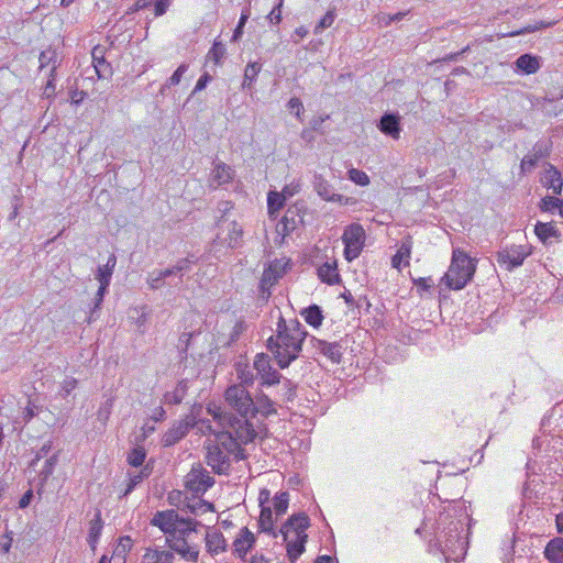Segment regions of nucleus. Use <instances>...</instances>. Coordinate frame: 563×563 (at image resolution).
I'll return each mask as SVG.
<instances>
[{"label": "nucleus", "mask_w": 563, "mask_h": 563, "mask_svg": "<svg viewBox=\"0 0 563 563\" xmlns=\"http://www.w3.org/2000/svg\"><path fill=\"white\" fill-rule=\"evenodd\" d=\"M108 287H109L108 284H99V288H98V291H97L96 297H95V307H93V310L91 311V313H90V316L88 318V323H90L93 320L95 311L100 308V306H101V303L103 301L104 295H106V292L108 290Z\"/></svg>", "instance_id": "nucleus-52"}, {"label": "nucleus", "mask_w": 563, "mask_h": 563, "mask_svg": "<svg viewBox=\"0 0 563 563\" xmlns=\"http://www.w3.org/2000/svg\"><path fill=\"white\" fill-rule=\"evenodd\" d=\"M207 551L211 555H217L227 551V540L220 530H208L205 536Z\"/></svg>", "instance_id": "nucleus-19"}, {"label": "nucleus", "mask_w": 563, "mask_h": 563, "mask_svg": "<svg viewBox=\"0 0 563 563\" xmlns=\"http://www.w3.org/2000/svg\"><path fill=\"white\" fill-rule=\"evenodd\" d=\"M400 117L398 114L389 113V136L394 140L399 139L400 134Z\"/></svg>", "instance_id": "nucleus-55"}, {"label": "nucleus", "mask_w": 563, "mask_h": 563, "mask_svg": "<svg viewBox=\"0 0 563 563\" xmlns=\"http://www.w3.org/2000/svg\"><path fill=\"white\" fill-rule=\"evenodd\" d=\"M329 119H330L329 114L313 117L311 119V121H310L311 130L320 131L321 130V125L323 124V122L329 120Z\"/></svg>", "instance_id": "nucleus-61"}, {"label": "nucleus", "mask_w": 563, "mask_h": 563, "mask_svg": "<svg viewBox=\"0 0 563 563\" xmlns=\"http://www.w3.org/2000/svg\"><path fill=\"white\" fill-rule=\"evenodd\" d=\"M38 63H40V69H44L46 67H51L49 73L51 77H53V74H56L57 68V52L56 49H53L52 47H48L41 52L38 56Z\"/></svg>", "instance_id": "nucleus-36"}, {"label": "nucleus", "mask_w": 563, "mask_h": 563, "mask_svg": "<svg viewBox=\"0 0 563 563\" xmlns=\"http://www.w3.org/2000/svg\"><path fill=\"white\" fill-rule=\"evenodd\" d=\"M77 386V380L75 378L68 377L63 382L62 390L64 391V396H68Z\"/></svg>", "instance_id": "nucleus-60"}, {"label": "nucleus", "mask_w": 563, "mask_h": 563, "mask_svg": "<svg viewBox=\"0 0 563 563\" xmlns=\"http://www.w3.org/2000/svg\"><path fill=\"white\" fill-rule=\"evenodd\" d=\"M92 64L99 78H107L112 75V67L104 58V47L95 46L91 52Z\"/></svg>", "instance_id": "nucleus-21"}, {"label": "nucleus", "mask_w": 563, "mask_h": 563, "mask_svg": "<svg viewBox=\"0 0 563 563\" xmlns=\"http://www.w3.org/2000/svg\"><path fill=\"white\" fill-rule=\"evenodd\" d=\"M225 55H227L225 45L222 42L214 40L211 48L209 49V52L207 54V58L212 60L216 65H220L222 59L225 57Z\"/></svg>", "instance_id": "nucleus-39"}, {"label": "nucleus", "mask_w": 563, "mask_h": 563, "mask_svg": "<svg viewBox=\"0 0 563 563\" xmlns=\"http://www.w3.org/2000/svg\"><path fill=\"white\" fill-rule=\"evenodd\" d=\"M313 188L318 196L330 202H342L345 199L342 195L334 192L332 185L321 175H314Z\"/></svg>", "instance_id": "nucleus-16"}, {"label": "nucleus", "mask_w": 563, "mask_h": 563, "mask_svg": "<svg viewBox=\"0 0 563 563\" xmlns=\"http://www.w3.org/2000/svg\"><path fill=\"white\" fill-rule=\"evenodd\" d=\"M220 232L214 240L216 244L225 245L230 249L239 247L242 243L243 229L236 221L219 222Z\"/></svg>", "instance_id": "nucleus-11"}, {"label": "nucleus", "mask_w": 563, "mask_h": 563, "mask_svg": "<svg viewBox=\"0 0 563 563\" xmlns=\"http://www.w3.org/2000/svg\"><path fill=\"white\" fill-rule=\"evenodd\" d=\"M307 335L305 327L297 319L286 321L279 317L276 333L267 339L266 346L282 369L298 358Z\"/></svg>", "instance_id": "nucleus-2"}, {"label": "nucleus", "mask_w": 563, "mask_h": 563, "mask_svg": "<svg viewBox=\"0 0 563 563\" xmlns=\"http://www.w3.org/2000/svg\"><path fill=\"white\" fill-rule=\"evenodd\" d=\"M287 107L288 109L290 110V112H292L296 118L300 121H302V114H303V104L301 102V100L297 97H292L290 98V100L288 101L287 103Z\"/></svg>", "instance_id": "nucleus-54"}, {"label": "nucleus", "mask_w": 563, "mask_h": 563, "mask_svg": "<svg viewBox=\"0 0 563 563\" xmlns=\"http://www.w3.org/2000/svg\"><path fill=\"white\" fill-rule=\"evenodd\" d=\"M117 265V257L114 254H111L107 263L103 266H99L96 278L98 279L99 284H108L110 285L112 274L114 272Z\"/></svg>", "instance_id": "nucleus-34"}, {"label": "nucleus", "mask_w": 563, "mask_h": 563, "mask_svg": "<svg viewBox=\"0 0 563 563\" xmlns=\"http://www.w3.org/2000/svg\"><path fill=\"white\" fill-rule=\"evenodd\" d=\"M476 271L475 262L462 250H454L451 265L442 280L450 289L461 290L473 278Z\"/></svg>", "instance_id": "nucleus-5"}, {"label": "nucleus", "mask_w": 563, "mask_h": 563, "mask_svg": "<svg viewBox=\"0 0 563 563\" xmlns=\"http://www.w3.org/2000/svg\"><path fill=\"white\" fill-rule=\"evenodd\" d=\"M146 457V452L143 446H136L132 449V451L128 455V463L131 466L139 467L142 466Z\"/></svg>", "instance_id": "nucleus-47"}, {"label": "nucleus", "mask_w": 563, "mask_h": 563, "mask_svg": "<svg viewBox=\"0 0 563 563\" xmlns=\"http://www.w3.org/2000/svg\"><path fill=\"white\" fill-rule=\"evenodd\" d=\"M189 431V423L180 421L178 424L174 426L169 430H167L163 435V444L165 446H170L176 444L178 441H180L183 438L186 437V434Z\"/></svg>", "instance_id": "nucleus-24"}, {"label": "nucleus", "mask_w": 563, "mask_h": 563, "mask_svg": "<svg viewBox=\"0 0 563 563\" xmlns=\"http://www.w3.org/2000/svg\"><path fill=\"white\" fill-rule=\"evenodd\" d=\"M213 485V477L201 465L192 467L187 475L186 487L196 495L205 494Z\"/></svg>", "instance_id": "nucleus-12"}, {"label": "nucleus", "mask_w": 563, "mask_h": 563, "mask_svg": "<svg viewBox=\"0 0 563 563\" xmlns=\"http://www.w3.org/2000/svg\"><path fill=\"white\" fill-rule=\"evenodd\" d=\"M286 199L278 191H269L267 195V208L269 216L278 212L285 206Z\"/></svg>", "instance_id": "nucleus-40"}, {"label": "nucleus", "mask_w": 563, "mask_h": 563, "mask_svg": "<svg viewBox=\"0 0 563 563\" xmlns=\"http://www.w3.org/2000/svg\"><path fill=\"white\" fill-rule=\"evenodd\" d=\"M547 186L554 195H561L563 188V177L561 172L554 166H550L547 170Z\"/></svg>", "instance_id": "nucleus-35"}, {"label": "nucleus", "mask_w": 563, "mask_h": 563, "mask_svg": "<svg viewBox=\"0 0 563 563\" xmlns=\"http://www.w3.org/2000/svg\"><path fill=\"white\" fill-rule=\"evenodd\" d=\"M55 76H56V74H53V77L49 76V78L44 87L43 95L47 98H51L55 93V84H54Z\"/></svg>", "instance_id": "nucleus-62"}, {"label": "nucleus", "mask_w": 563, "mask_h": 563, "mask_svg": "<svg viewBox=\"0 0 563 563\" xmlns=\"http://www.w3.org/2000/svg\"><path fill=\"white\" fill-rule=\"evenodd\" d=\"M147 285L150 289L157 290L166 285H170V283H167L166 279L161 274V272L158 269H155L148 274Z\"/></svg>", "instance_id": "nucleus-48"}, {"label": "nucleus", "mask_w": 563, "mask_h": 563, "mask_svg": "<svg viewBox=\"0 0 563 563\" xmlns=\"http://www.w3.org/2000/svg\"><path fill=\"white\" fill-rule=\"evenodd\" d=\"M234 170L225 163L218 162L211 172V181L217 186L230 183L233 179Z\"/></svg>", "instance_id": "nucleus-23"}, {"label": "nucleus", "mask_w": 563, "mask_h": 563, "mask_svg": "<svg viewBox=\"0 0 563 563\" xmlns=\"http://www.w3.org/2000/svg\"><path fill=\"white\" fill-rule=\"evenodd\" d=\"M255 542L254 533L247 527H243L232 543V552L236 558L244 560L247 552L255 545Z\"/></svg>", "instance_id": "nucleus-13"}, {"label": "nucleus", "mask_w": 563, "mask_h": 563, "mask_svg": "<svg viewBox=\"0 0 563 563\" xmlns=\"http://www.w3.org/2000/svg\"><path fill=\"white\" fill-rule=\"evenodd\" d=\"M174 554L169 551H162L158 549H146L142 563H173Z\"/></svg>", "instance_id": "nucleus-31"}, {"label": "nucleus", "mask_w": 563, "mask_h": 563, "mask_svg": "<svg viewBox=\"0 0 563 563\" xmlns=\"http://www.w3.org/2000/svg\"><path fill=\"white\" fill-rule=\"evenodd\" d=\"M301 189V184L299 181H291L290 184L284 186L282 191H278L284 196V198L287 200L288 198H291L296 194H298Z\"/></svg>", "instance_id": "nucleus-57"}, {"label": "nucleus", "mask_w": 563, "mask_h": 563, "mask_svg": "<svg viewBox=\"0 0 563 563\" xmlns=\"http://www.w3.org/2000/svg\"><path fill=\"white\" fill-rule=\"evenodd\" d=\"M172 0H155L154 3V13L156 16L163 15L168 7L170 5Z\"/></svg>", "instance_id": "nucleus-58"}, {"label": "nucleus", "mask_w": 563, "mask_h": 563, "mask_svg": "<svg viewBox=\"0 0 563 563\" xmlns=\"http://www.w3.org/2000/svg\"><path fill=\"white\" fill-rule=\"evenodd\" d=\"M411 254V241L409 239L402 241L401 245L397 250V253L391 257V266L401 269L402 266H408Z\"/></svg>", "instance_id": "nucleus-26"}, {"label": "nucleus", "mask_w": 563, "mask_h": 563, "mask_svg": "<svg viewBox=\"0 0 563 563\" xmlns=\"http://www.w3.org/2000/svg\"><path fill=\"white\" fill-rule=\"evenodd\" d=\"M236 377L239 379L238 385H243L245 388L254 384L256 375L246 364L238 363L235 366Z\"/></svg>", "instance_id": "nucleus-38"}, {"label": "nucleus", "mask_w": 563, "mask_h": 563, "mask_svg": "<svg viewBox=\"0 0 563 563\" xmlns=\"http://www.w3.org/2000/svg\"><path fill=\"white\" fill-rule=\"evenodd\" d=\"M258 527L262 532H265L273 538L278 537V530L274 528L273 511L269 506H263V508H261Z\"/></svg>", "instance_id": "nucleus-29"}, {"label": "nucleus", "mask_w": 563, "mask_h": 563, "mask_svg": "<svg viewBox=\"0 0 563 563\" xmlns=\"http://www.w3.org/2000/svg\"><path fill=\"white\" fill-rule=\"evenodd\" d=\"M310 343L317 353L324 355L332 363L341 362L342 345L339 342H328L312 336Z\"/></svg>", "instance_id": "nucleus-14"}, {"label": "nucleus", "mask_w": 563, "mask_h": 563, "mask_svg": "<svg viewBox=\"0 0 563 563\" xmlns=\"http://www.w3.org/2000/svg\"><path fill=\"white\" fill-rule=\"evenodd\" d=\"M207 464L217 474H228L231 468L230 452L222 446L219 439L207 444Z\"/></svg>", "instance_id": "nucleus-8"}, {"label": "nucleus", "mask_w": 563, "mask_h": 563, "mask_svg": "<svg viewBox=\"0 0 563 563\" xmlns=\"http://www.w3.org/2000/svg\"><path fill=\"white\" fill-rule=\"evenodd\" d=\"M221 426H228V430L219 434V441L223 448L233 455L236 461L245 460V450L241 444L253 442L257 435L251 421L236 419L233 415H217Z\"/></svg>", "instance_id": "nucleus-3"}, {"label": "nucleus", "mask_w": 563, "mask_h": 563, "mask_svg": "<svg viewBox=\"0 0 563 563\" xmlns=\"http://www.w3.org/2000/svg\"><path fill=\"white\" fill-rule=\"evenodd\" d=\"M253 367L256 371V377L260 379L261 387H271L280 384L283 375L272 366L271 358L267 354H257Z\"/></svg>", "instance_id": "nucleus-9"}, {"label": "nucleus", "mask_w": 563, "mask_h": 563, "mask_svg": "<svg viewBox=\"0 0 563 563\" xmlns=\"http://www.w3.org/2000/svg\"><path fill=\"white\" fill-rule=\"evenodd\" d=\"M32 499H33V492H32V489H29L20 498L19 507L21 509L26 508L31 504Z\"/></svg>", "instance_id": "nucleus-64"}, {"label": "nucleus", "mask_w": 563, "mask_h": 563, "mask_svg": "<svg viewBox=\"0 0 563 563\" xmlns=\"http://www.w3.org/2000/svg\"><path fill=\"white\" fill-rule=\"evenodd\" d=\"M302 222L301 217L296 208H288L277 224V232L283 236L289 235L299 223Z\"/></svg>", "instance_id": "nucleus-18"}, {"label": "nucleus", "mask_w": 563, "mask_h": 563, "mask_svg": "<svg viewBox=\"0 0 563 563\" xmlns=\"http://www.w3.org/2000/svg\"><path fill=\"white\" fill-rule=\"evenodd\" d=\"M102 528L103 521L101 519V512L100 510H97L95 517L89 522V532L87 538V541L92 549H95L98 543Z\"/></svg>", "instance_id": "nucleus-32"}, {"label": "nucleus", "mask_w": 563, "mask_h": 563, "mask_svg": "<svg viewBox=\"0 0 563 563\" xmlns=\"http://www.w3.org/2000/svg\"><path fill=\"white\" fill-rule=\"evenodd\" d=\"M187 391L188 382L187 379H181L172 391H166L164 394L163 401L167 405H179L187 395Z\"/></svg>", "instance_id": "nucleus-28"}, {"label": "nucleus", "mask_w": 563, "mask_h": 563, "mask_svg": "<svg viewBox=\"0 0 563 563\" xmlns=\"http://www.w3.org/2000/svg\"><path fill=\"white\" fill-rule=\"evenodd\" d=\"M289 504V494L287 492H279L274 497V510L276 516L286 514Z\"/></svg>", "instance_id": "nucleus-44"}, {"label": "nucleus", "mask_w": 563, "mask_h": 563, "mask_svg": "<svg viewBox=\"0 0 563 563\" xmlns=\"http://www.w3.org/2000/svg\"><path fill=\"white\" fill-rule=\"evenodd\" d=\"M224 399L227 405L241 416L239 419L250 421V418H254V399L243 385L228 387L224 393Z\"/></svg>", "instance_id": "nucleus-6"}, {"label": "nucleus", "mask_w": 563, "mask_h": 563, "mask_svg": "<svg viewBox=\"0 0 563 563\" xmlns=\"http://www.w3.org/2000/svg\"><path fill=\"white\" fill-rule=\"evenodd\" d=\"M198 262V258L195 255H189L187 257L178 260L174 267L179 274V283H183V273L190 271V265Z\"/></svg>", "instance_id": "nucleus-49"}, {"label": "nucleus", "mask_w": 563, "mask_h": 563, "mask_svg": "<svg viewBox=\"0 0 563 563\" xmlns=\"http://www.w3.org/2000/svg\"><path fill=\"white\" fill-rule=\"evenodd\" d=\"M555 24V21H552V22H538V23H534V24H529L527 26H525L523 29L519 30V31H514L511 33H509L510 36H517V35H521V34H526V33H532V32H536L538 30H541V29H545V27H550L552 25Z\"/></svg>", "instance_id": "nucleus-51"}, {"label": "nucleus", "mask_w": 563, "mask_h": 563, "mask_svg": "<svg viewBox=\"0 0 563 563\" xmlns=\"http://www.w3.org/2000/svg\"><path fill=\"white\" fill-rule=\"evenodd\" d=\"M151 473H152V466H150V464H146L139 472H129L128 473L129 482H128L126 488L124 489V492L121 495V498L130 495L139 484H141L145 478H147L151 475Z\"/></svg>", "instance_id": "nucleus-27"}, {"label": "nucleus", "mask_w": 563, "mask_h": 563, "mask_svg": "<svg viewBox=\"0 0 563 563\" xmlns=\"http://www.w3.org/2000/svg\"><path fill=\"white\" fill-rule=\"evenodd\" d=\"M349 178L353 183L361 185V186H366L369 183V178L366 175V173L363 170L356 169V168H351L349 170Z\"/></svg>", "instance_id": "nucleus-53"}, {"label": "nucleus", "mask_w": 563, "mask_h": 563, "mask_svg": "<svg viewBox=\"0 0 563 563\" xmlns=\"http://www.w3.org/2000/svg\"><path fill=\"white\" fill-rule=\"evenodd\" d=\"M151 523L165 533L166 543L170 550L188 562L196 563L198 561L200 547L197 534L199 528H203L202 523L180 518L174 509L157 511Z\"/></svg>", "instance_id": "nucleus-1"}, {"label": "nucleus", "mask_w": 563, "mask_h": 563, "mask_svg": "<svg viewBox=\"0 0 563 563\" xmlns=\"http://www.w3.org/2000/svg\"><path fill=\"white\" fill-rule=\"evenodd\" d=\"M208 411L213 416V421L208 419H201L198 421L197 427L202 433H212L216 435V440H218V435L224 431H227L229 428L228 426H221L219 423V419L217 418V415H230L229 412H224L221 409H210L208 408Z\"/></svg>", "instance_id": "nucleus-17"}, {"label": "nucleus", "mask_w": 563, "mask_h": 563, "mask_svg": "<svg viewBox=\"0 0 563 563\" xmlns=\"http://www.w3.org/2000/svg\"><path fill=\"white\" fill-rule=\"evenodd\" d=\"M49 449H51V445H49V444H44V445H43V446H42V448L36 452V455H35V457L31 461L30 466H31V467H34V466L37 464V462H38L43 456H45V455L48 453Z\"/></svg>", "instance_id": "nucleus-63"}, {"label": "nucleus", "mask_w": 563, "mask_h": 563, "mask_svg": "<svg viewBox=\"0 0 563 563\" xmlns=\"http://www.w3.org/2000/svg\"><path fill=\"white\" fill-rule=\"evenodd\" d=\"M285 274V264H283L280 261H274L269 264L268 267H266L262 274L260 287L261 290L264 292L265 290H268L274 284L277 283L279 278L283 277Z\"/></svg>", "instance_id": "nucleus-15"}, {"label": "nucleus", "mask_w": 563, "mask_h": 563, "mask_svg": "<svg viewBox=\"0 0 563 563\" xmlns=\"http://www.w3.org/2000/svg\"><path fill=\"white\" fill-rule=\"evenodd\" d=\"M56 464H57V455L56 454L52 455L49 459H47L45 461L44 466L38 475L40 481H41V486H43L47 482V479L51 477Z\"/></svg>", "instance_id": "nucleus-46"}, {"label": "nucleus", "mask_w": 563, "mask_h": 563, "mask_svg": "<svg viewBox=\"0 0 563 563\" xmlns=\"http://www.w3.org/2000/svg\"><path fill=\"white\" fill-rule=\"evenodd\" d=\"M211 79H212V77L208 73H205L203 75H201L200 78L198 79V81L196 82V86L191 92V96L203 90Z\"/></svg>", "instance_id": "nucleus-59"}, {"label": "nucleus", "mask_w": 563, "mask_h": 563, "mask_svg": "<svg viewBox=\"0 0 563 563\" xmlns=\"http://www.w3.org/2000/svg\"><path fill=\"white\" fill-rule=\"evenodd\" d=\"M280 383L283 385L280 394L282 400L285 402H292L297 396V385L286 377H283Z\"/></svg>", "instance_id": "nucleus-42"}, {"label": "nucleus", "mask_w": 563, "mask_h": 563, "mask_svg": "<svg viewBox=\"0 0 563 563\" xmlns=\"http://www.w3.org/2000/svg\"><path fill=\"white\" fill-rule=\"evenodd\" d=\"M365 240V231L358 223L349 225L342 235L344 243V256L345 260L351 262L360 256Z\"/></svg>", "instance_id": "nucleus-7"}, {"label": "nucleus", "mask_w": 563, "mask_h": 563, "mask_svg": "<svg viewBox=\"0 0 563 563\" xmlns=\"http://www.w3.org/2000/svg\"><path fill=\"white\" fill-rule=\"evenodd\" d=\"M188 67V64H180L173 73V75L166 80V82L162 85L161 93L164 95L167 88L177 86L180 82L183 76L187 73Z\"/></svg>", "instance_id": "nucleus-41"}, {"label": "nucleus", "mask_w": 563, "mask_h": 563, "mask_svg": "<svg viewBox=\"0 0 563 563\" xmlns=\"http://www.w3.org/2000/svg\"><path fill=\"white\" fill-rule=\"evenodd\" d=\"M310 526V518L305 512L290 516L278 530L286 543L287 556L291 562L305 552L308 534L306 530Z\"/></svg>", "instance_id": "nucleus-4"}, {"label": "nucleus", "mask_w": 563, "mask_h": 563, "mask_svg": "<svg viewBox=\"0 0 563 563\" xmlns=\"http://www.w3.org/2000/svg\"><path fill=\"white\" fill-rule=\"evenodd\" d=\"M301 316L303 317L305 321L313 328H319L322 324V321H323L322 310L317 305H312V306H309L308 308H306L301 312Z\"/></svg>", "instance_id": "nucleus-37"}, {"label": "nucleus", "mask_w": 563, "mask_h": 563, "mask_svg": "<svg viewBox=\"0 0 563 563\" xmlns=\"http://www.w3.org/2000/svg\"><path fill=\"white\" fill-rule=\"evenodd\" d=\"M531 254L528 245H510L497 252V262L507 271H512L523 264L525 260Z\"/></svg>", "instance_id": "nucleus-10"}, {"label": "nucleus", "mask_w": 563, "mask_h": 563, "mask_svg": "<svg viewBox=\"0 0 563 563\" xmlns=\"http://www.w3.org/2000/svg\"><path fill=\"white\" fill-rule=\"evenodd\" d=\"M534 232L543 242L552 236H558V230L552 223L538 222L534 227Z\"/></svg>", "instance_id": "nucleus-43"}, {"label": "nucleus", "mask_w": 563, "mask_h": 563, "mask_svg": "<svg viewBox=\"0 0 563 563\" xmlns=\"http://www.w3.org/2000/svg\"><path fill=\"white\" fill-rule=\"evenodd\" d=\"M263 65L260 62H250L244 69L242 87L251 90L258 74L262 70Z\"/></svg>", "instance_id": "nucleus-33"}, {"label": "nucleus", "mask_w": 563, "mask_h": 563, "mask_svg": "<svg viewBox=\"0 0 563 563\" xmlns=\"http://www.w3.org/2000/svg\"><path fill=\"white\" fill-rule=\"evenodd\" d=\"M254 416L258 412L263 417H269L272 415H276L277 410L275 408V401L272 400L266 394L261 391L257 394L256 399L254 400Z\"/></svg>", "instance_id": "nucleus-25"}, {"label": "nucleus", "mask_w": 563, "mask_h": 563, "mask_svg": "<svg viewBox=\"0 0 563 563\" xmlns=\"http://www.w3.org/2000/svg\"><path fill=\"white\" fill-rule=\"evenodd\" d=\"M544 555L552 563H563V538L552 539L545 547Z\"/></svg>", "instance_id": "nucleus-30"}, {"label": "nucleus", "mask_w": 563, "mask_h": 563, "mask_svg": "<svg viewBox=\"0 0 563 563\" xmlns=\"http://www.w3.org/2000/svg\"><path fill=\"white\" fill-rule=\"evenodd\" d=\"M250 15H251L250 8H244L242 10V13H241L240 20L238 22V25H236V27L233 31V35L231 37V42L235 43V42H239L242 38L243 32H244L243 30H244L245 23L247 22Z\"/></svg>", "instance_id": "nucleus-45"}, {"label": "nucleus", "mask_w": 563, "mask_h": 563, "mask_svg": "<svg viewBox=\"0 0 563 563\" xmlns=\"http://www.w3.org/2000/svg\"><path fill=\"white\" fill-rule=\"evenodd\" d=\"M515 64L518 70L527 75H532L541 68V57L531 54H523L516 59Z\"/></svg>", "instance_id": "nucleus-22"}, {"label": "nucleus", "mask_w": 563, "mask_h": 563, "mask_svg": "<svg viewBox=\"0 0 563 563\" xmlns=\"http://www.w3.org/2000/svg\"><path fill=\"white\" fill-rule=\"evenodd\" d=\"M318 277L320 280L328 285H338L341 282L340 274L338 272L336 260H330L320 265L317 269Z\"/></svg>", "instance_id": "nucleus-20"}, {"label": "nucleus", "mask_w": 563, "mask_h": 563, "mask_svg": "<svg viewBox=\"0 0 563 563\" xmlns=\"http://www.w3.org/2000/svg\"><path fill=\"white\" fill-rule=\"evenodd\" d=\"M562 205V199L554 196H545L540 201V210L543 212L554 213L558 210V206Z\"/></svg>", "instance_id": "nucleus-50"}, {"label": "nucleus", "mask_w": 563, "mask_h": 563, "mask_svg": "<svg viewBox=\"0 0 563 563\" xmlns=\"http://www.w3.org/2000/svg\"><path fill=\"white\" fill-rule=\"evenodd\" d=\"M334 19H335V14H334V11H328L323 16L322 19L320 20V22L318 23V25L316 26L314 29V33H321L324 29L327 27H330L333 22H334Z\"/></svg>", "instance_id": "nucleus-56"}]
</instances>
